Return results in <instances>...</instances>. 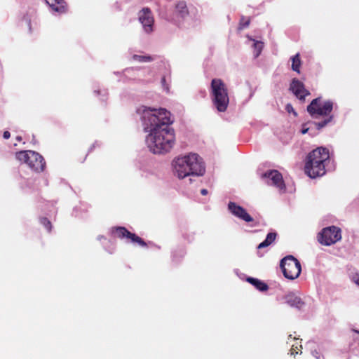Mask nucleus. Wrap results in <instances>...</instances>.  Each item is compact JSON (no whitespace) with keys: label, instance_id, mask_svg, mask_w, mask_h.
Instances as JSON below:
<instances>
[{"label":"nucleus","instance_id":"obj_1","mask_svg":"<svg viewBox=\"0 0 359 359\" xmlns=\"http://www.w3.org/2000/svg\"><path fill=\"white\" fill-rule=\"evenodd\" d=\"M145 132L146 144L154 154L169 152L175 142L174 130L169 126L172 123L170 111L164 108L142 107L138 109Z\"/></svg>","mask_w":359,"mask_h":359},{"label":"nucleus","instance_id":"obj_2","mask_svg":"<svg viewBox=\"0 0 359 359\" xmlns=\"http://www.w3.org/2000/svg\"><path fill=\"white\" fill-rule=\"evenodd\" d=\"M172 171L179 179L188 176H201L205 172L202 158L195 153L179 156L172 161Z\"/></svg>","mask_w":359,"mask_h":359},{"label":"nucleus","instance_id":"obj_3","mask_svg":"<svg viewBox=\"0 0 359 359\" xmlns=\"http://www.w3.org/2000/svg\"><path fill=\"white\" fill-rule=\"evenodd\" d=\"M331 160L329 151L326 148L319 147L309 153L305 163V172L311 178L323 176L326 170L332 167L329 166Z\"/></svg>","mask_w":359,"mask_h":359},{"label":"nucleus","instance_id":"obj_4","mask_svg":"<svg viewBox=\"0 0 359 359\" xmlns=\"http://www.w3.org/2000/svg\"><path fill=\"white\" fill-rule=\"evenodd\" d=\"M333 102L330 100H324L320 97L316 98L312 100L311 104L307 107V111L314 118L321 116L326 118L323 121L315 123L317 129L320 130L327 126L332 121L333 116L330 115L333 109Z\"/></svg>","mask_w":359,"mask_h":359},{"label":"nucleus","instance_id":"obj_5","mask_svg":"<svg viewBox=\"0 0 359 359\" xmlns=\"http://www.w3.org/2000/svg\"><path fill=\"white\" fill-rule=\"evenodd\" d=\"M16 158L27 163L29 168L36 172L44 170L46 163L43 158L39 154L33 151H21L16 153Z\"/></svg>","mask_w":359,"mask_h":359},{"label":"nucleus","instance_id":"obj_6","mask_svg":"<svg viewBox=\"0 0 359 359\" xmlns=\"http://www.w3.org/2000/svg\"><path fill=\"white\" fill-rule=\"evenodd\" d=\"M284 276L290 280L297 278L302 271L300 262L292 255L284 257L280 264Z\"/></svg>","mask_w":359,"mask_h":359},{"label":"nucleus","instance_id":"obj_7","mask_svg":"<svg viewBox=\"0 0 359 359\" xmlns=\"http://www.w3.org/2000/svg\"><path fill=\"white\" fill-rule=\"evenodd\" d=\"M341 239V229L335 226L324 228L318 236V241L320 243L326 246L334 244Z\"/></svg>","mask_w":359,"mask_h":359},{"label":"nucleus","instance_id":"obj_8","mask_svg":"<svg viewBox=\"0 0 359 359\" xmlns=\"http://www.w3.org/2000/svg\"><path fill=\"white\" fill-rule=\"evenodd\" d=\"M138 19L143 30L147 34H151L154 30V18L149 8H143L138 13Z\"/></svg>","mask_w":359,"mask_h":359},{"label":"nucleus","instance_id":"obj_9","mask_svg":"<svg viewBox=\"0 0 359 359\" xmlns=\"http://www.w3.org/2000/svg\"><path fill=\"white\" fill-rule=\"evenodd\" d=\"M189 16V12L186 2L180 1L176 3L172 15L173 22L181 26L187 21Z\"/></svg>","mask_w":359,"mask_h":359},{"label":"nucleus","instance_id":"obj_10","mask_svg":"<svg viewBox=\"0 0 359 359\" xmlns=\"http://www.w3.org/2000/svg\"><path fill=\"white\" fill-rule=\"evenodd\" d=\"M262 178L266 184L276 187L280 191H285V186L283 180V176L278 170H269L262 175Z\"/></svg>","mask_w":359,"mask_h":359},{"label":"nucleus","instance_id":"obj_11","mask_svg":"<svg viewBox=\"0 0 359 359\" xmlns=\"http://www.w3.org/2000/svg\"><path fill=\"white\" fill-rule=\"evenodd\" d=\"M123 76L127 79V80H142V81H148L147 79L143 78L145 74H152V71L150 68H130L126 69L123 72Z\"/></svg>","mask_w":359,"mask_h":359},{"label":"nucleus","instance_id":"obj_12","mask_svg":"<svg viewBox=\"0 0 359 359\" xmlns=\"http://www.w3.org/2000/svg\"><path fill=\"white\" fill-rule=\"evenodd\" d=\"M214 105L219 111H224L229 104L226 91H212V96Z\"/></svg>","mask_w":359,"mask_h":359},{"label":"nucleus","instance_id":"obj_13","mask_svg":"<svg viewBox=\"0 0 359 359\" xmlns=\"http://www.w3.org/2000/svg\"><path fill=\"white\" fill-rule=\"evenodd\" d=\"M229 211L236 217L246 222H252V217L246 212V210L240 205H236L235 203L230 202L229 203Z\"/></svg>","mask_w":359,"mask_h":359},{"label":"nucleus","instance_id":"obj_14","mask_svg":"<svg viewBox=\"0 0 359 359\" xmlns=\"http://www.w3.org/2000/svg\"><path fill=\"white\" fill-rule=\"evenodd\" d=\"M115 233L117 235V236L119 238H130L131 240V241L133 243H137L139 245H140L142 246L146 245V243L144 242V241L141 238H140L139 236H136L134 233H130L124 227L116 228Z\"/></svg>","mask_w":359,"mask_h":359},{"label":"nucleus","instance_id":"obj_15","mask_svg":"<svg viewBox=\"0 0 359 359\" xmlns=\"http://www.w3.org/2000/svg\"><path fill=\"white\" fill-rule=\"evenodd\" d=\"M53 11L63 13L66 11V3L63 0H45Z\"/></svg>","mask_w":359,"mask_h":359},{"label":"nucleus","instance_id":"obj_16","mask_svg":"<svg viewBox=\"0 0 359 359\" xmlns=\"http://www.w3.org/2000/svg\"><path fill=\"white\" fill-rule=\"evenodd\" d=\"M285 302L290 306L301 309L304 305V302L302 301L300 297L294 294V293H290L285 297Z\"/></svg>","mask_w":359,"mask_h":359},{"label":"nucleus","instance_id":"obj_17","mask_svg":"<svg viewBox=\"0 0 359 359\" xmlns=\"http://www.w3.org/2000/svg\"><path fill=\"white\" fill-rule=\"evenodd\" d=\"M247 281L261 292L266 291L269 289L266 283L257 278L250 277L247 278Z\"/></svg>","mask_w":359,"mask_h":359},{"label":"nucleus","instance_id":"obj_18","mask_svg":"<svg viewBox=\"0 0 359 359\" xmlns=\"http://www.w3.org/2000/svg\"><path fill=\"white\" fill-rule=\"evenodd\" d=\"M249 40L253 41L252 47L254 48V56L255 57H259V55L261 54L262 50L264 48V43L260 41H256L255 39H252L250 36H248Z\"/></svg>","mask_w":359,"mask_h":359},{"label":"nucleus","instance_id":"obj_19","mask_svg":"<svg viewBox=\"0 0 359 359\" xmlns=\"http://www.w3.org/2000/svg\"><path fill=\"white\" fill-rule=\"evenodd\" d=\"M276 233H274V232L269 233L267 234L265 240L263 242H262L261 243H259L257 248L259 249H261V248H264L270 245L271 243H273L274 242V241L276 240Z\"/></svg>","mask_w":359,"mask_h":359},{"label":"nucleus","instance_id":"obj_20","mask_svg":"<svg viewBox=\"0 0 359 359\" xmlns=\"http://www.w3.org/2000/svg\"><path fill=\"white\" fill-rule=\"evenodd\" d=\"M292 61V69L297 73L300 72V67L302 65V62L300 60L299 53H297L294 56L290 58Z\"/></svg>","mask_w":359,"mask_h":359},{"label":"nucleus","instance_id":"obj_21","mask_svg":"<svg viewBox=\"0 0 359 359\" xmlns=\"http://www.w3.org/2000/svg\"><path fill=\"white\" fill-rule=\"evenodd\" d=\"M211 90H226L224 83L219 79H214L211 82Z\"/></svg>","mask_w":359,"mask_h":359},{"label":"nucleus","instance_id":"obj_22","mask_svg":"<svg viewBox=\"0 0 359 359\" xmlns=\"http://www.w3.org/2000/svg\"><path fill=\"white\" fill-rule=\"evenodd\" d=\"M289 90H305L304 83L297 79H294L290 84Z\"/></svg>","mask_w":359,"mask_h":359},{"label":"nucleus","instance_id":"obj_23","mask_svg":"<svg viewBox=\"0 0 359 359\" xmlns=\"http://www.w3.org/2000/svg\"><path fill=\"white\" fill-rule=\"evenodd\" d=\"M133 60H137L140 62H149L154 60V58L149 55H134L133 56Z\"/></svg>","mask_w":359,"mask_h":359},{"label":"nucleus","instance_id":"obj_24","mask_svg":"<svg viewBox=\"0 0 359 359\" xmlns=\"http://www.w3.org/2000/svg\"><path fill=\"white\" fill-rule=\"evenodd\" d=\"M250 25V20L246 19L245 17H242L239 23V29H243Z\"/></svg>","mask_w":359,"mask_h":359},{"label":"nucleus","instance_id":"obj_25","mask_svg":"<svg viewBox=\"0 0 359 359\" xmlns=\"http://www.w3.org/2000/svg\"><path fill=\"white\" fill-rule=\"evenodd\" d=\"M40 222L48 229V231H50L51 224H50V222L48 219L43 217V218H41Z\"/></svg>","mask_w":359,"mask_h":359},{"label":"nucleus","instance_id":"obj_26","mask_svg":"<svg viewBox=\"0 0 359 359\" xmlns=\"http://www.w3.org/2000/svg\"><path fill=\"white\" fill-rule=\"evenodd\" d=\"M295 96L299 100H304V97L308 95V91H292Z\"/></svg>","mask_w":359,"mask_h":359},{"label":"nucleus","instance_id":"obj_27","mask_svg":"<svg viewBox=\"0 0 359 359\" xmlns=\"http://www.w3.org/2000/svg\"><path fill=\"white\" fill-rule=\"evenodd\" d=\"M298 345H299L298 342H296L295 344H292V348L290 350L292 355H294V353H296V354L298 353V351H297V350L299 349Z\"/></svg>","mask_w":359,"mask_h":359},{"label":"nucleus","instance_id":"obj_28","mask_svg":"<svg viewBox=\"0 0 359 359\" xmlns=\"http://www.w3.org/2000/svg\"><path fill=\"white\" fill-rule=\"evenodd\" d=\"M285 110L288 112V113H293L294 116H297V113L295 112V111L294 110L292 106L290 104H287L286 106H285Z\"/></svg>","mask_w":359,"mask_h":359},{"label":"nucleus","instance_id":"obj_29","mask_svg":"<svg viewBox=\"0 0 359 359\" xmlns=\"http://www.w3.org/2000/svg\"><path fill=\"white\" fill-rule=\"evenodd\" d=\"M352 281L359 287V274L355 273L351 276Z\"/></svg>","mask_w":359,"mask_h":359},{"label":"nucleus","instance_id":"obj_30","mask_svg":"<svg viewBox=\"0 0 359 359\" xmlns=\"http://www.w3.org/2000/svg\"><path fill=\"white\" fill-rule=\"evenodd\" d=\"M312 355L316 358V359H320V353L318 352H317L316 351H314L312 352Z\"/></svg>","mask_w":359,"mask_h":359},{"label":"nucleus","instance_id":"obj_31","mask_svg":"<svg viewBox=\"0 0 359 359\" xmlns=\"http://www.w3.org/2000/svg\"><path fill=\"white\" fill-rule=\"evenodd\" d=\"M3 136H4V139H8L10 137V136H11V134H10V133L8 131H5L4 133Z\"/></svg>","mask_w":359,"mask_h":359},{"label":"nucleus","instance_id":"obj_32","mask_svg":"<svg viewBox=\"0 0 359 359\" xmlns=\"http://www.w3.org/2000/svg\"><path fill=\"white\" fill-rule=\"evenodd\" d=\"M201 193L202 195H206L208 194V191H207V189H201Z\"/></svg>","mask_w":359,"mask_h":359},{"label":"nucleus","instance_id":"obj_33","mask_svg":"<svg viewBox=\"0 0 359 359\" xmlns=\"http://www.w3.org/2000/svg\"><path fill=\"white\" fill-rule=\"evenodd\" d=\"M308 130H309V128H303L302 130V134H306L308 132Z\"/></svg>","mask_w":359,"mask_h":359},{"label":"nucleus","instance_id":"obj_34","mask_svg":"<svg viewBox=\"0 0 359 359\" xmlns=\"http://www.w3.org/2000/svg\"><path fill=\"white\" fill-rule=\"evenodd\" d=\"M17 140H18V141L21 140V137L18 136V137H17Z\"/></svg>","mask_w":359,"mask_h":359},{"label":"nucleus","instance_id":"obj_35","mask_svg":"<svg viewBox=\"0 0 359 359\" xmlns=\"http://www.w3.org/2000/svg\"><path fill=\"white\" fill-rule=\"evenodd\" d=\"M353 332H355L357 334H359V331L353 330Z\"/></svg>","mask_w":359,"mask_h":359},{"label":"nucleus","instance_id":"obj_36","mask_svg":"<svg viewBox=\"0 0 359 359\" xmlns=\"http://www.w3.org/2000/svg\"><path fill=\"white\" fill-rule=\"evenodd\" d=\"M162 81H163V82H164V81H165V79H164V78H163V79H162Z\"/></svg>","mask_w":359,"mask_h":359}]
</instances>
